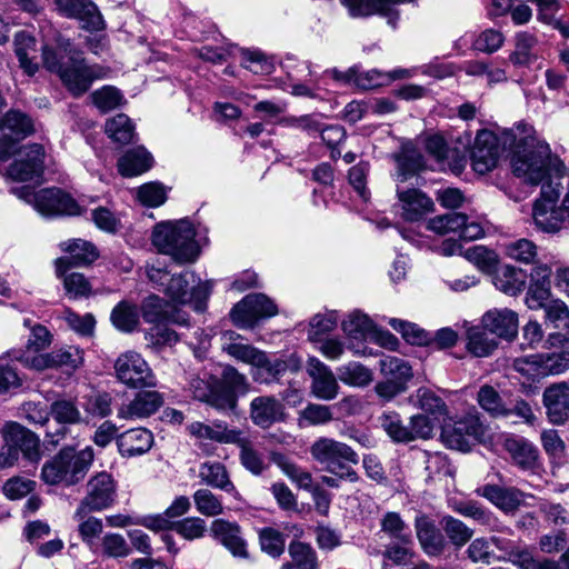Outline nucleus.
Segmentation results:
<instances>
[{
  "mask_svg": "<svg viewBox=\"0 0 569 569\" xmlns=\"http://www.w3.org/2000/svg\"><path fill=\"white\" fill-rule=\"evenodd\" d=\"M543 377L560 375L569 369V351L540 353Z\"/></svg>",
  "mask_w": 569,
  "mask_h": 569,
  "instance_id": "obj_64",
  "label": "nucleus"
},
{
  "mask_svg": "<svg viewBox=\"0 0 569 569\" xmlns=\"http://www.w3.org/2000/svg\"><path fill=\"white\" fill-rule=\"evenodd\" d=\"M477 493L488 499L503 512H512L522 502V495L515 488H503L497 485H486L477 490Z\"/></svg>",
  "mask_w": 569,
  "mask_h": 569,
  "instance_id": "obj_30",
  "label": "nucleus"
},
{
  "mask_svg": "<svg viewBox=\"0 0 569 569\" xmlns=\"http://www.w3.org/2000/svg\"><path fill=\"white\" fill-rule=\"evenodd\" d=\"M342 330L349 340H367L375 333L372 321L359 311L351 312L342 321Z\"/></svg>",
  "mask_w": 569,
  "mask_h": 569,
  "instance_id": "obj_37",
  "label": "nucleus"
},
{
  "mask_svg": "<svg viewBox=\"0 0 569 569\" xmlns=\"http://www.w3.org/2000/svg\"><path fill=\"white\" fill-rule=\"evenodd\" d=\"M310 455L323 468L342 480L356 482L357 472L351 465L359 462L357 452L347 443L321 437L310 447Z\"/></svg>",
  "mask_w": 569,
  "mask_h": 569,
  "instance_id": "obj_5",
  "label": "nucleus"
},
{
  "mask_svg": "<svg viewBox=\"0 0 569 569\" xmlns=\"http://www.w3.org/2000/svg\"><path fill=\"white\" fill-rule=\"evenodd\" d=\"M482 326L489 332L506 339L518 332V315L511 309H492L482 316Z\"/></svg>",
  "mask_w": 569,
  "mask_h": 569,
  "instance_id": "obj_26",
  "label": "nucleus"
},
{
  "mask_svg": "<svg viewBox=\"0 0 569 569\" xmlns=\"http://www.w3.org/2000/svg\"><path fill=\"white\" fill-rule=\"evenodd\" d=\"M241 429L230 428L226 421L214 420L211 423L193 421L187 426V431L199 445L207 441L220 445H232L238 442V436Z\"/></svg>",
  "mask_w": 569,
  "mask_h": 569,
  "instance_id": "obj_17",
  "label": "nucleus"
},
{
  "mask_svg": "<svg viewBox=\"0 0 569 569\" xmlns=\"http://www.w3.org/2000/svg\"><path fill=\"white\" fill-rule=\"evenodd\" d=\"M13 139L14 147L11 150L8 160L12 154L17 158L8 169V177L17 181H28L41 177L43 172L44 149L42 144L31 143L17 148L20 140L14 133L7 132V140Z\"/></svg>",
  "mask_w": 569,
  "mask_h": 569,
  "instance_id": "obj_8",
  "label": "nucleus"
},
{
  "mask_svg": "<svg viewBox=\"0 0 569 569\" xmlns=\"http://www.w3.org/2000/svg\"><path fill=\"white\" fill-rule=\"evenodd\" d=\"M380 372L383 378L407 388L408 381L412 378L411 367L403 359L388 356L380 360Z\"/></svg>",
  "mask_w": 569,
  "mask_h": 569,
  "instance_id": "obj_39",
  "label": "nucleus"
},
{
  "mask_svg": "<svg viewBox=\"0 0 569 569\" xmlns=\"http://www.w3.org/2000/svg\"><path fill=\"white\" fill-rule=\"evenodd\" d=\"M467 349L476 357L489 356L498 346L485 327H471L467 331Z\"/></svg>",
  "mask_w": 569,
  "mask_h": 569,
  "instance_id": "obj_44",
  "label": "nucleus"
},
{
  "mask_svg": "<svg viewBox=\"0 0 569 569\" xmlns=\"http://www.w3.org/2000/svg\"><path fill=\"white\" fill-rule=\"evenodd\" d=\"M117 487L108 472H99L87 482V492L74 512V518L82 519L92 511H101L111 507L116 500Z\"/></svg>",
  "mask_w": 569,
  "mask_h": 569,
  "instance_id": "obj_10",
  "label": "nucleus"
},
{
  "mask_svg": "<svg viewBox=\"0 0 569 569\" xmlns=\"http://www.w3.org/2000/svg\"><path fill=\"white\" fill-rule=\"evenodd\" d=\"M440 525L450 542L457 548L463 547L473 536L471 528L452 516L442 517Z\"/></svg>",
  "mask_w": 569,
  "mask_h": 569,
  "instance_id": "obj_47",
  "label": "nucleus"
},
{
  "mask_svg": "<svg viewBox=\"0 0 569 569\" xmlns=\"http://www.w3.org/2000/svg\"><path fill=\"white\" fill-rule=\"evenodd\" d=\"M59 12L68 18H76L82 28L91 31L104 29V21L97 6L87 0H56Z\"/></svg>",
  "mask_w": 569,
  "mask_h": 569,
  "instance_id": "obj_19",
  "label": "nucleus"
},
{
  "mask_svg": "<svg viewBox=\"0 0 569 569\" xmlns=\"http://www.w3.org/2000/svg\"><path fill=\"white\" fill-rule=\"evenodd\" d=\"M505 448L512 461L523 470H533L538 465V449L525 438L506 439Z\"/></svg>",
  "mask_w": 569,
  "mask_h": 569,
  "instance_id": "obj_31",
  "label": "nucleus"
},
{
  "mask_svg": "<svg viewBox=\"0 0 569 569\" xmlns=\"http://www.w3.org/2000/svg\"><path fill=\"white\" fill-rule=\"evenodd\" d=\"M116 378L130 389L153 388L156 376L144 358L137 351L128 350L114 361Z\"/></svg>",
  "mask_w": 569,
  "mask_h": 569,
  "instance_id": "obj_9",
  "label": "nucleus"
},
{
  "mask_svg": "<svg viewBox=\"0 0 569 569\" xmlns=\"http://www.w3.org/2000/svg\"><path fill=\"white\" fill-rule=\"evenodd\" d=\"M262 551L273 558L280 557L284 551L286 539L283 533L272 528H264L259 535Z\"/></svg>",
  "mask_w": 569,
  "mask_h": 569,
  "instance_id": "obj_57",
  "label": "nucleus"
},
{
  "mask_svg": "<svg viewBox=\"0 0 569 569\" xmlns=\"http://www.w3.org/2000/svg\"><path fill=\"white\" fill-rule=\"evenodd\" d=\"M278 313L277 306L263 293L246 296L230 311L232 322L241 328L254 327L258 320L273 317Z\"/></svg>",
  "mask_w": 569,
  "mask_h": 569,
  "instance_id": "obj_12",
  "label": "nucleus"
},
{
  "mask_svg": "<svg viewBox=\"0 0 569 569\" xmlns=\"http://www.w3.org/2000/svg\"><path fill=\"white\" fill-rule=\"evenodd\" d=\"M500 157L497 136L489 131L478 132L471 150V166L479 174H485L496 168Z\"/></svg>",
  "mask_w": 569,
  "mask_h": 569,
  "instance_id": "obj_15",
  "label": "nucleus"
},
{
  "mask_svg": "<svg viewBox=\"0 0 569 569\" xmlns=\"http://www.w3.org/2000/svg\"><path fill=\"white\" fill-rule=\"evenodd\" d=\"M14 359L20 361L26 368L37 371L58 369L57 349L47 353H20L16 355Z\"/></svg>",
  "mask_w": 569,
  "mask_h": 569,
  "instance_id": "obj_52",
  "label": "nucleus"
},
{
  "mask_svg": "<svg viewBox=\"0 0 569 569\" xmlns=\"http://www.w3.org/2000/svg\"><path fill=\"white\" fill-rule=\"evenodd\" d=\"M151 243L159 253L170 257L177 264L193 263L200 256L196 229L187 219L157 223Z\"/></svg>",
  "mask_w": 569,
  "mask_h": 569,
  "instance_id": "obj_3",
  "label": "nucleus"
},
{
  "mask_svg": "<svg viewBox=\"0 0 569 569\" xmlns=\"http://www.w3.org/2000/svg\"><path fill=\"white\" fill-rule=\"evenodd\" d=\"M199 478L208 487L226 491L234 497L239 493L230 479L227 467L219 461H206L199 467Z\"/></svg>",
  "mask_w": 569,
  "mask_h": 569,
  "instance_id": "obj_29",
  "label": "nucleus"
},
{
  "mask_svg": "<svg viewBox=\"0 0 569 569\" xmlns=\"http://www.w3.org/2000/svg\"><path fill=\"white\" fill-rule=\"evenodd\" d=\"M172 529L187 540L202 538L207 531L206 521L199 517H188L174 522Z\"/></svg>",
  "mask_w": 569,
  "mask_h": 569,
  "instance_id": "obj_61",
  "label": "nucleus"
},
{
  "mask_svg": "<svg viewBox=\"0 0 569 569\" xmlns=\"http://www.w3.org/2000/svg\"><path fill=\"white\" fill-rule=\"evenodd\" d=\"M493 543L505 552L503 560L510 561L519 569H569V548L560 557V561L536 560L526 546L505 538H493Z\"/></svg>",
  "mask_w": 569,
  "mask_h": 569,
  "instance_id": "obj_11",
  "label": "nucleus"
},
{
  "mask_svg": "<svg viewBox=\"0 0 569 569\" xmlns=\"http://www.w3.org/2000/svg\"><path fill=\"white\" fill-rule=\"evenodd\" d=\"M463 256L479 270L485 272L491 271L498 262L495 251L489 250L483 246L470 247L463 252Z\"/></svg>",
  "mask_w": 569,
  "mask_h": 569,
  "instance_id": "obj_55",
  "label": "nucleus"
},
{
  "mask_svg": "<svg viewBox=\"0 0 569 569\" xmlns=\"http://www.w3.org/2000/svg\"><path fill=\"white\" fill-rule=\"evenodd\" d=\"M166 302L156 295L147 297L141 306L142 317L146 322L160 325L164 323L167 318Z\"/></svg>",
  "mask_w": 569,
  "mask_h": 569,
  "instance_id": "obj_56",
  "label": "nucleus"
},
{
  "mask_svg": "<svg viewBox=\"0 0 569 569\" xmlns=\"http://www.w3.org/2000/svg\"><path fill=\"white\" fill-rule=\"evenodd\" d=\"M11 359H14L13 351L0 356V393L8 392L22 385L17 369L11 365Z\"/></svg>",
  "mask_w": 569,
  "mask_h": 569,
  "instance_id": "obj_54",
  "label": "nucleus"
},
{
  "mask_svg": "<svg viewBox=\"0 0 569 569\" xmlns=\"http://www.w3.org/2000/svg\"><path fill=\"white\" fill-rule=\"evenodd\" d=\"M338 379L347 386L363 388L372 381V372L360 362L351 361L337 368Z\"/></svg>",
  "mask_w": 569,
  "mask_h": 569,
  "instance_id": "obj_41",
  "label": "nucleus"
},
{
  "mask_svg": "<svg viewBox=\"0 0 569 569\" xmlns=\"http://www.w3.org/2000/svg\"><path fill=\"white\" fill-rule=\"evenodd\" d=\"M333 420V413L329 406L308 403L298 412L297 423L299 428L323 426Z\"/></svg>",
  "mask_w": 569,
  "mask_h": 569,
  "instance_id": "obj_43",
  "label": "nucleus"
},
{
  "mask_svg": "<svg viewBox=\"0 0 569 569\" xmlns=\"http://www.w3.org/2000/svg\"><path fill=\"white\" fill-rule=\"evenodd\" d=\"M163 405V397L154 390L138 392L134 398L118 409V418L124 420L144 419L156 413Z\"/></svg>",
  "mask_w": 569,
  "mask_h": 569,
  "instance_id": "obj_20",
  "label": "nucleus"
},
{
  "mask_svg": "<svg viewBox=\"0 0 569 569\" xmlns=\"http://www.w3.org/2000/svg\"><path fill=\"white\" fill-rule=\"evenodd\" d=\"M307 373L311 378L310 391L313 397L320 400H333L340 390L337 378L332 370L316 357H309L307 361Z\"/></svg>",
  "mask_w": 569,
  "mask_h": 569,
  "instance_id": "obj_16",
  "label": "nucleus"
},
{
  "mask_svg": "<svg viewBox=\"0 0 569 569\" xmlns=\"http://www.w3.org/2000/svg\"><path fill=\"white\" fill-rule=\"evenodd\" d=\"M428 228L437 233H458L462 239L476 240L483 236L485 230L480 222L468 221V217L460 212H450L429 220Z\"/></svg>",
  "mask_w": 569,
  "mask_h": 569,
  "instance_id": "obj_13",
  "label": "nucleus"
},
{
  "mask_svg": "<svg viewBox=\"0 0 569 569\" xmlns=\"http://www.w3.org/2000/svg\"><path fill=\"white\" fill-rule=\"evenodd\" d=\"M543 405L551 423L562 425L569 418V385L557 382L543 391Z\"/></svg>",
  "mask_w": 569,
  "mask_h": 569,
  "instance_id": "obj_21",
  "label": "nucleus"
},
{
  "mask_svg": "<svg viewBox=\"0 0 569 569\" xmlns=\"http://www.w3.org/2000/svg\"><path fill=\"white\" fill-rule=\"evenodd\" d=\"M119 453L124 458L142 456L153 445V435L146 428L129 429L116 438Z\"/></svg>",
  "mask_w": 569,
  "mask_h": 569,
  "instance_id": "obj_24",
  "label": "nucleus"
},
{
  "mask_svg": "<svg viewBox=\"0 0 569 569\" xmlns=\"http://www.w3.org/2000/svg\"><path fill=\"white\" fill-rule=\"evenodd\" d=\"M211 288L210 281L202 282L193 271L186 270L171 276L163 292L172 302L180 305L192 302L196 311H202Z\"/></svg>",
  "mask_w": 569,
  "mask_h": 569,
  "instance_id": "obj_7",
  "label": "nucleus"
},
{
  "mask_svg": "<svg viewBox=\"0 0 569 569\" xmlns=\"http://www.w3.org/2000/svg\"><path fill=\"white\" fill-rule=\"evenodd\" d=\"M93 459L94 452L91 447L79 451L63 448L43 463L40 479L48 486H74L83 480Z\"/></svg>",
  "mask_w": 569,
  "mask_h": 569,
  "instance_id": "obj_4",
  "label": "nucleus"
},
{
  "mask_svg": "<svg viewBox=\"0 0 569 569\" xmlns=\"http://www.w3.org/2000/svg\"><path fill=\"white\" fill-rule=\"evenodd\" d=\"M238 440V442H233L232 445H236L240 449V461L242 466L251 473L260 475L266 467L262 455L254 449L251 440L242 430L239 432Z\"/></svg>",
  "mask_w": 569,
  "mask_h": 569,
  "instance_id": "obj_40",
  "label": "nucleus"
},
{
  "mask_svg": "<svg viewBox=\"0 0 569 569\" xmlns=\"http://www.w3.org/2000/svg\"><path fill=\"white\" fill-rule=\"evenodd\" d=\"M222 350L224 352H227L236 360L247 363L251 367L259 360V356L262 352L251 345L242 343L239 341L240 336L233 331H226L222 335Z\"/></svg>",
  "mask_w": 569,
  "mask_h": 569,
  "instance_id": "obj_36",
  "label": "nucleus"
},
{
  "mask_svg": "<svg viewBox=\"0 0 569 569\" xmlns=\"http://www.w3.org/2000/svg\"><path fill=\"white\" fill-rule=\"evenodd\" d=\"M110 319L119 331L132 332L139 326V311L136 305L121 301L113 308Z\"/></svg>",
  "mask_w": 569,
  "mask_h": 569,
  "instance_id": "obj_42",
  "label": "nucleus"
},
{
  "mask_svg": "<svg viewBox=\"0 0 569 569\" xmlns=\"http://www.w3.org/2000/svg\"><path fill=\"white\" fill-rule=\"evenodd\" d=\"M417 538L422 550L428 556H439L443 552L447 542L440 529L426 516L416 518Z\"/></svg>",
  "mask_w": 569,
  "mask_h": 569,
  "instance_id": "obj_27",
  "label": "nucleus"
},
{
  "mask_svg": "<svg viewBox=\"0 0 569 569\" xmlns=\"http://www.w3.org/2000/svg\"><path fill=\"white\" fill-rule=\"evenodd\" d=\"M137 197L144 206L159 207L164 203L167 191L163 184L159 182H148L138 189Z\"/></svg>",
  "mask_w": 569,
  "mask_h": 569,
  "instance_id": "obj_63",
  "label": "nucleus"
},
{
  "mask_svg": "<svg viewBox=\"0 0 569 569\" xmlns=\"http://www.w3.org/2000/svg\"><path fill=\"white\" fill-rule=\"evenodd\" d=\"M380 426L395 442H410L411 435L408 425H405L400 416L395 411H388L379 418Z\"/></svg>",
  "mask_w": 569,
  "mask_h": 569,
  "instance_id": "obj_50",
  "label": "nucleus"
},
{
  "mask_svg": "<svg viewBox=\"0 0 569 569\" xmlns=\"http://www.w3.org/2000/svg\"><path fill=\"white\" fill-rule=\"evenodd\" d=\"M7 433L9 441L18 449V455L21 452L30 462H38L40 460V439L36 433L18 423L10 425Z\"/></svg>",
  "mask_w": 569,
  "mask_h": 569,
  "instance_id": "obj_28",
  "label": "nucleus"
},
{
  "mask_svg": "<svg viewBox=\"0 0 569 569\" xmlns=\"http://www.w3.org/2000/svg\"><path fill=\"white\" fill-rule=\"evenodd\" d=\"M211 532L234 557L247 558V543L236 522L216 519L211 523Z\"/></svg>",
  "mask_w": 569,
  "mask_h": 569,
  "instance_id": "obj_25",
  "label": "nucleus"
},
{
  "mask_svg": "<svg viewBox=\"0 0 569 569\" xmlns=\"http://www.w3.org/2000/svg\"><path fill=\"white\" fill-rule=\"evenodd\" d=\"M241 66L256 74H269L273 70V63L258 50H242Z\"/></svg>",
  "mask_w": 569,
  "mask_h": 569,
  "instance_id": "obj_58",
  "label": "nucleus"
},
{
  "mask_svg": "<svg viewBox=\"0 0 569 569\" xmlns=\"http://www.w3.org/2000/svg\"><path fill=\"white\" fill-rule=\"evenodd\" d=\"M106 133L120 144H127L134 138V126L124 113H119L106 122Z\"/></svg>",
  "mask_w": 569,
  "mask_h": 569,
  "instance_id": "obj_46",
  "label": "nucleus"
},
{
  "mask_svg": "<svg viewBox=\"0 0 569 569\" xmlns=\"http://www.w3.org/2000/svg\"><path fill=\"white\" fill-rule=\"evenodd\" d=\"M515 151L510 159L512 173L525 183L545 187H556L565 173L566 164L551 152L550 146L536 136L535 129L527 123H519L506 133V142Z\"/></svg>",
  "mask_w": 569,
  "mask_h": 569,
  "instance_id": "obj_1",
  "label": "nucleus"
},
{
  "mask_svg": "<svg viewBox=\"0 0 569 569\" xmlns=\"http://www.w3.org/2000/svg\"><path fill=\"white\" fill-rule=\"evenodd\" d=\"M238 402V396L232 390L224 387L217 380L212 395L208 400V405L218 411L234 410Z\"/></svg>",
  "mask_w": 569,
  "mask_h": 569,
  "instance_id": "obj_60",
  "label": "nucleus"
},
{
  "mask_svg": "<svg viewBox=\"0 0 569 569\" xmlns=\"http://www.w3.org/2000/svg\"><path fill=\"white\" fill-rule=\"evenodd\" d=\"M537 46V38L528 32L516 34V49L510 54V61L516 66H527L536 58L533 52Z\"/></svg>",
  "mask_w": 569,
  "mask_h": 569,
  "instance_id": "obj_49",
  "label": "nucleus"
},
{
  "mask_svg": "<svg viewBox=\"0 0 569 569\" xmlns=\"http://www.w3.org/2000/svg\"><path fill=\"white\" fill-rule=\"evenodd\" d=\"M477 402L486 412H488L491 417H508L510 416V411L506 408L502 398L499 392L489 385H483L480 387L477 395Z\"/></svg>",
  "mask_w": 569,
  "mask_h": 569,
  "instance_id": "obj_45",
  "label": "nucleus"
},
{
  "mask_svg": "<svg viewBox=\"0 0 569 569\" xmlns=\"http://www.w3.org/2000/svg\"><path fill=\"white\" fill-rule=\"evenodd\" d=\"M50 412L54 421L59 425L54 430L48 429L46 438L49 443L57 446L63 440L68 432V425H77L83 421L82 413L77 402L71 399L59 398L51 402Z\"/></svg>",
  "mask_w": 569,
  "mask_h": 569,
  "instance_id": "obj_14",
  "label": "nucleus"
},
{
  "mask_svg": "<svg viewBox=\"0 0 569 569\" xmlns=\"http://www.w3.org/2000/svg\"><path fill=\"white\" fill-rule=\"evenodd\" d=\"M290 561L281 565L280 569H318L316 550L302 541H291L288 547Z\"/></svg>",
  "mask_w": 569,
  "mask_h": 569,
  "instance_id": "obj_35",
  "label": "nucleus"
},
{
  "mask_svg": "<svg viewBox=\"0 0 569 569\" xmlns=\"http://www.w3.org/2000/svg\"><path fill=\"white\" fill-rule=\"evenodd\" d=\"M283 418L284 407L277 398L259 396L251 400L250 419L256 426L267 429Z\"/></svg>",
  "mask_w": 569,
  "mask_h": 569,
  "instance_id": "obj_23",
  "label": "nucleus"
},
{
  "mask_svg": "<svg viewBox=\"0 0 569 569\" xmlns=\"http://www.w3.org/2000/svg\"><path fill=\"white\" fill-rule=\"evenodd\" d=\"M196 509L203 516L214 517L223 512L221 499L209 489H198L193 493Z\"/></svg>",
  "mask_w": 569,
  "mask_h": 569,
  "instance_id": "obj_51",
  "label": "nucleus"
},
{
  "mask_svg": "<svg viewBox=\"0 0 569 569\" xmlns=\"http://www.w3.org/2000/svg\"><path fill=\"white\" fill-rule=\"evenodd\" d=\"M39 28L43 41V64L49 71L58 74L62 84L73 97H81L90 89L94 80L103 79L107 76L106 68L99 64H88L82 53L49 21H42Z\"/></svg>",
  "mask_w": 569,
  "mask_h": 569,
  "instance_id": "obj_2",
  "label": "nucleus"
},
{
  "mask_svg": "<svg viewBox=\"0 0 569 569\" xmlns=\"http://www.w3.org/2000/svg\"><path fill=\"white\" fill-rule=\"evenodd\" d=\"M400 216L406 221H418L433 210V201L418 189L397 190Z\"/></svg>",
  "mask_w": 569,
  "mask_h": 569,
  "instance_id": "obj_22",
  "label": "nucleus"
},
{
  "mask_svg": "<svg viewBox=\"0 0 569 569\" xmlns=\"http://www.w3.org/2000/svg\"><path fill=\"white\" fill-rule=\"evenodd\" d=\"M289 369V361L282 358L270 359L264 351L259 356V360L251 367V375L254 381L260 383H270L277 380Z\"/></svg>",
  "mask_w": 569,
  "mask_h": 569,
  "instance_id": "obj_33",
  "label": "nucleus"
},
{
  "mask_svg": "<svg viewBox=\"0 0 569 569\" xmlns=\"http://www.w3.org/2000/svg\"><path fill=\"white\" fill-rule=\"evenodd\" d=\"M93 104L101 111L108 112L121 106L123 97L121 92L111 86L102 87L91 93Z\"/></svg>",
  "mask_w": 569,
  "mask_h": 569,
  "instance_id": "obj_53",
  "label": "nucleus"
},
{
  "mask_svg": "<svg viewBox=\"0 0 569 569\" xmlns=\"http://www.w3.org/2000/svg\"><path fill=\"white\" fill-rule=\"evenodd\" d=\"M389 325L412 345H428V333L417 325L400 319L391 318Z\"/></svg>",
  "mask_w": 569,
  "mask_h": 569,
  "instance_id": "obj_59",
  "label": "nucleus"
},
{
  "mask_svg": "<svg viewBox=\"0 0 569 569\" xmlns=\"http://www.w3.org/2000/svg\"><path fill=\"white\" fill-rule=\"evenodd\" d=\"M14 51L19 59L20 67L27 74L32 76L38 70L30 53L36 52V39L27 31H20L14 37Z\"/></svg>",
  "mask_w": 569,
  "mask_h": 569,
  "instance_id": "obj_38",
  "label": "nucleus"
},
{
  "mask_svg": "<svg viewBox=\"0 0 569 569\" xmlns=\"http://www.w3.org/2000/svg\"><path fill=\"white\" fill-rule=\"evenodd\" d=\"M152 163V156L143 147H138L119 159L118 170L123 177H134L148 171Z\"/></svg>",
  "mask_w": 569,
  "mask_h": 569,
  "instance_id": "obj_34",
  "label": "nucleus"
},
{
  "mask_svg": "<svg viewBox=\"0 0 569 569\" xmlns=\"http://www.w3.org/2000/svg\"><path fill=\"white\" fill-rule=\"evenodd\" d=\"M63 287L71 299L88 297L91 293V284L82 273H63Z\"/></svg>",
  "mask_w": 569,
  "mask_h": 569,
  "instance_id": "obj_62",
  "label": "nucleus"
},
{
  "mask_svg": "<svg viewBox=\"0 0 569 569\" xmlns=\"http://www.w3.org/2000/svg\"><path fill=\"white\" fill-rule=\"evenodd\" d=\"M526 282L527 272L511 264L501 266L493 276L495 287L508 296H517L520 293Z\"/></svg>",
  "mask_w": 569,
  "mask_h": 569,
  "instance_id": "obj_32",
  "label": "nucleus"
},
{
  "mask_svg": "<svg viewBox=\"0 0 569 569\" xmlns=\"http://www.w3.org/2000/svg\"><path fill=\"white\" fill-rule=\"evenodd\" d=\"M60 248L70 257H61L54 261L57 277H62L73 264H90L98 258L97 248L87 240L70 239L61 242Z\"/></svg>",
  "mask_w": 569,
  "mask_h": 569,
  "instance_id": "obj_18",
  "label": "nucleus"
},
{
  "mask_svg": "<svg viewBox=\"0 0 569 569\" xmlns=\"http://www.w3.org/2000/svg\"><path fill=\"white\" fill-rule=\"evenodd\" d=\"M505 254L521 263H536L538 247L529 239H518L503 246Z\"/></svg>",
  "mask_w": 569,
  "mask_h": 569,
  "instance_id": "obj_48",
  "label": "nucleus"
},
{
  "mask_svg": "<svg viewBox=\"0 0 569 569\" xmlns=\"http://www.w3.org/2000/svg\"><path fill=\"white\" fill-rule=\"evenodd\" d=\"M12 192L47 217L79 216L82 213L80 204L59 188H48L33 191L29 187L12 189Z\"/></svg>",
  "mask_w": 569,
  "mask_h": 569,
  "instance_id": "obj_6",
  "label": "nucleus"
}]
</instances>
